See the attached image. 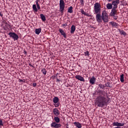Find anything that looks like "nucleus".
Instances as JSON below:
<instances>
[{"instance_id":"30","label":"nucleus","mask_w":128,"mask_h":128,"mask_svg":"<svg viewBox=\"0 0 128 128\" xmlns=\"http://www.w3.org/2000/svg\"><path fill=\"white\" fill-rule=\"evenodd\" d=\"M81 12L82 14H84V16L85 14H86V12H84V10H82Z\"/></svg>"},{"instance_id":"13","label":"nucleus","mask_w":128,"mask_h":128,"mask_svg":"<svg viewBox=\"0 0 128 128\" xmlns=\"http://www.w3.org/2000/svg\"><path fill=\"white\" fill-rule=\"evenodd\" d=\"M53 112L55 116H57L60 114V112H58V108H54L53 110Z\"/></svg>"},{"instance_id":"26","label":"nucleus","mask_w":128,"mask_h":128,"mask_svg":"<svg viewBox=\"0 0 128 128\" xmlns=\"http://www.w3.org/2000/svg\"><path fill=\"white\" fill-rule=\"evenodd\" d=\"M120 34H123V36H126V32H124V30H120Z\"/></svg>"},{"instance_id":"33","label":"nucleus","mask_w":128,"mask_h":128,"mask_svg":"<svg viewBox=\"0 0 128 128\" xmlns=\"http://www.w3.org/2000/svg\"><path fill=\"white\" fill-rule=\"evenodd\" d=\"M0 126H4V124H2V120H0Z\"/></svg>"},{"instance_id":"11","label":"nucleus","mask_w":128,"mask_h":128,"mask_svg":"<svg viewBox=\"0 0 128 128\" xmlns=\"http://www.w3.org/2000/svg\"><path fill=\"white\" fill-rule=\"evenodd\" d=\"M76 80H80V82H84V77L80 75L76 76Z\"/></svg>"},{"instance_id":"35","label":"nucleus","mask_w":128,"mask_h":128,"mask_svg":"<svg viewBox=\"0 0 128 128\" xmlns=\"http://www.w3.org/2000/svg\"><path fill=\"white\" fill-rule=\"evenodd\" d=\"M32 86H34V87L36 86V83H34V84H32Z\"/></svg>"},{"instance_id":"3","label":"nucleus","mask_w":128,"mask_h":128,"mask_svg":"<svg viewBox=\"0 0 128 128\" xmlns=\"http://www.w3.org/2000/svg\"><path fill=\"white\" fill-rule=\"evenodd\" d=\"M94 10L95 12V14H100V4L98 3L97 2L94 4Z\"/></svg>"},{"instance_id":"2","label":"nucleus","mask_w":128,"mask_h":128,"mask_svg":"<svg viewBox=\"0 0 128 128\" xmlns=\"http://www.w3.org/2000/svg\"><path fill=\"white\" fill-rule=\"evenodd\" d=\"M102 20L104 22H108V16L106 11H104L102 13Z\"/></svg>"},{"instance_id":"14","label":"nucleus","mask_w":128,"mask_h":128,"mask_svg":"<svg viewBox=\"0 0 128 128\" xmlns=\"http://www.w3.org/2000/svg\"><path fill=\"white\" fill-rule=\"evenodd\" d=\"M74 124L78 128H82V124L78 122H74Z\"/></svg>"},{"instance_id":"18","label":"nucleus","mask_w":128,"mask_h":128,"mask_svg":"<svg viewBox=\"0 0 128 128\" xmlns=\"http://www.w3.org/2000/svg\"><path fill=\"white\" fill-rule=\"evenodd\" d=\"M53 102L54 104H58V98L55 97L53 98Z\"/></svg>"},{"instance_id":"32","label":"nucleus","mask_w":128,"mask_h":128,"mask_svg":"<svg viewBox=\"0 0 128 128\" xmlns=\"http://www.w3.org/2000/svg\"><path fill=\"white\" fill-rule=\"evenodd\" d=\"M99 86L100 88H104V86L102 84H99Z\"/></svg>"},{"instance_id":"20","label":"nucleus","mask_w":128,"mask_h":128,"mask_svg":"<svg viewBox=\"0 0 128 128\" xmlns=\"http://www.w3.org/2000/svg\"><path fill=\"white\" fill-rule=\"evenodd\" d=\"M54 120L56 122H57V124H58V122H60V118H58V116L54 117Z\"/></svg>"},{"instance_id":"12","label":"nucleus","mask_w":128,"mask_h":128,"mask_svg":"<svg viewBox=\"0 0 128 128\" xmlns=\"http://www.w3.org/2000/svg\"><path fill=\"white\" fill-rule=\"evenodd\" d=\"M96 78H94V76L90 80V84H94V83L96 82Z\"/></svg>"},{"instance_id":"28","label":"nucleus","mask_w":128,"mask_h":128,"mask_svg":"<svg viewBox=\"0 0 128 128\" xmlns=\"http://www.w3.org/2000/svg\"><path fill=\"white\" fill-rule=\"evenodd\" d=\"M112 24L113 26H118V24L116 22H112Z\"/></svg>"},{"instance_id":"27","label":"nucleus","mask_w":128,"mask_h":128,"mask_svg":"<svg viewBox=\"0 0 128 128\" xmlns=\"http://www.w3.org/2000/svg\"><path fill=\"white\" fill-rule=\"evenodd\" d=\"M42 72L43 74H44V75L46 74V69H44V68L42 69Z\"/></svg>"},{"instance_id":"42","label":"nucleus","mask_w":128,"mask_h":128,"mask_svg":"<svg viewBox=\"0 0 128 128\" xmlns=\"http://www.w3.org/2000/svg\"><path fill=\"white\" fill-rule=\"evenodd\" d=\"M115 20H116V18H115Z\"/></svg>"},{"instance_id":"6","label":"nucleus","mask_w":128,"mask_h":128,"mask_svg":"<svg viewBox=\"0 0 128 128\" xmlns=\"http://www.w3.org/2000/svg\"><path fill=\"white\" fill-rule=\"evenodd\" d=\"M120 4V0H113L112 5L114 6V8H118V4Z\"/></svg>"},{"instance_id":"34","label":"nucleus","mask_w":128,"mask_h":128,"mask_svg":"<svg viewBox=\"0 0 128 128\" xmlns=\"http://www.w3.org/2000/svg\"><path fill=\"white\" fill-rule=\"evenodd\" d=\"M80 2L82 6H84V0H80Z\"/></svg>"},{"instance_id":"24","label":"nucleus","mask_w":128,"mask_h":128,"mask_svg":"<svg viewBox=\"0 0 128 128\" xmlns=\"http://www.w3.org/2000/svg\"><path fill=\"white\" fill-rule=\"evenodd\" d=\"M72 6H70L68 8V12H70V14H72Z\"/></svg>"},{"instance_id":"7","label":"nucleus","mask_w":128,"mask_h":128,"mask_svg":"<svg viewBox=\"0 0 128 128\" xmlns=\"http://www.w3.org/2000/svg\"><path fill=\"white\" fill-rule=\"evenodd\" d=\"M113 126H124V123H120L118 122H114L113 123Z\"/></svg>"},{"instance_id":"22","label":"nucleus","mask_w":128,"mask_h":128,"mask_svg":"<svg viewBox=\"0 0 128 128\" xmlns=\"http://www.w3.org/2000/svg\"><path fill=\"white\" fill-rule=\"evenodd\" d=\"M124 74H122L120 76V80L121 82H124Z\"/></svg>"},{"instance_id":"1","label":"nucleus","mask_w":128,"mask_h":128,"mask_svg":"<svg viewBox=\"0 0 128 128\" xmlns=\"http://www.w3.org/2000/svg\"><path fill=\"white\" fill-rule=\"evenodd\" d=\"M96 104L99 108H102L106 104V99L104 96H98L96 98Z\"/></svg>"},{"instance_id":"17","label":"nucleus","mask_w":128,"mask_h":128,"mask_svg":"<svg viewBox=\"0 0 128 128\" xmlns=\"http://www.w3.org/2000/svg\"><path fill=\"white\" fill-rule=\"evenodd\" d=\"M59 32H60L61 33V34H62V36H64V38H66V32H64V31H63V30L62 29H60L59 30Z\"/></svg>"},{"instance_id":"15","label":"nucleus","mask_w":128,"mask_h":128,"mask_svg":"<svg viewBox=\"0 0 128 128\" xmlns=\"http://www.w3.org/2000/svg\"><path fill=\"white\" fill-rule=\"evenodd\" d=\"M76 30V26L74 25H72L71 27L70 34H74Z\"/></svg>"},{"instance_id":"5","label":"nucleus","mask_w":128,"mask_h":128,"mask_svg":"<svg viewBox=\"0 0 128 128\" xmlns=\"http://www.w3.org/2000/svg\"><path fill=\"white\" fill-rule=\"evenodd\" d=\"M60 10L61 12L64 10V0H60Z\"/></svg>"},{"instance_id":"16","label":"nucleus","mask_w":128,"mask_h":128,"mask_svg":"<svg viewBox=\"0 0 128 128\" xmlns=\"http://www.w3.org/2000/svg\"><path fill=\"white\" fill-rule=\"evenodd\" d=\"M106 8L108 10H112V4L108 3L106 4Z\"/></svg>"},{"instance_id":"29","label":"nucleus","mask_w":128,"mask_h":128,"mask_svg":"<svg viewBox=\"0 0 128 128\" xmlns=\"http://www.w3.org/2000/svg\"><path fill=\"white\" fill-rule=\"evenodd\" d=\"M84 54H85V56H90V52L88 51L85 52Z\"/></svg>"},{"instance_id":"41","label":"nucleus","mask_w":128,"mask_h":128,"mask_svg":"<svg viewBox=\"0 0 128 128\" xmlns=\"http://www.w3.org/2000/svg\"><path fill=\"white\" fill-rule=\"evenodd\" d=\"M108 0L109 2H111V0Z\"/></svg>"},{"instance_id":"10","label":"nucleus","mask_w":128,"mask_h":128,"mask_svg":"<svg viewBox=\"0 0 128 128\" xmlns=\"http://www.w3.org/2000/svg\"><path fill=\"white\" fill-rule=\"evenodd\" d=\"M116 8H113L110 13V16H116V12H118Z\"/></svg>"},{"instance_id":"25","label":"nucleus","mask_w":128,"mask_h":128,"mask_svg":"<svg viewBox=\"0 0 128 128\" xmlns=\"http://www.w3.org/2000/svg\"><path fill=\"white\" fill-rule=\"evenodd\" d=\"M36 4L37 8L38 10H40V4H38V0H36Z\"/></svg>"},{"instance_id":"43","label":"nucleus","mask_w":128,"mask_h":128,"mask_svg":"<svg viewBox=\"0 0 128 128\" xmlns=\"http://www.w3.org/2000/svg\"><path fill=\"white\" fill-rule=\"evenodd\" d=\"M115 20H116V18H115Z\"/></svg>"},{"instance_id":"44","label":"nucleus","mask_w":128,"mask_h":128,"mask_svg":"<svg viewBox=\"0 0 128 128\" xmlns=\"http://www.w3.org/2000/svg\"><path fill=\"white\" fill-rule=\"evenodd\" d=\"M66 128H68V127H67Z\"/></svg>"},{"instance_id":"23","label":"nucleus","mask_w":128,"mask_h":128,"mask_svg":"<svg viewBox=\"0 0 128 128\" xmlns=\"http://www.w3.org/2000/svg\"><path fill=\"white\" fill-rule=\"evenodd\" d=\"M32 8L34 12H38V8H36V4H33L32 6Z\"/></svg>"},{"instance_id":"38","label":"nucleus","mask_w":128,"mask_h":128,"mask_svg":"<svg viewBox=\"0 0 128 128\" xmlns=\"http://www.w3.org/2000/svg\"><path fill=\"white\" fill-rule=\"evenodd\" d=\"M19 80H20V82H24V80H22L20 79Z\"/></svg>"},{"instance_id":"21","label":"nucleus","mask_w":128,"mask_h":128,"mask_svg":"<svg viewBox=\"0 0 128 128\" xmlns=\"http://www.w3.org/2000/svg\"><path fill=\"white\" fill-rule=\"evenodd\" d=\"M40 32H42V29L38 28L36 30V34H40Z\"/></svg>"},{"instance_id":"39","label":"nucleus","mask_w":128,"mask_h":128,"mask_svg":"<svg viewBox=\"0 0 128 128\" xmlns=\"http://www.w3.org/2000/svg\"><path fill=\"white\" fill-rule=\"evenodd\" d=\"M0 16H2V14L1 12H0Z\"/></svg>"},{"instance_id":"4","label":"nucleus","mask_w":128,"mask_h":128,"mask_svg":"<svg viewBox=\"0 0 128 128\" xmlns=\"http://www.w3.org/2000/svg\"><path fill=\"white\" fill-rule=\"evenodd\" d=\"M8 36H10V38H14V40H18V36L14 32H9Z\"/></svg>"},{"instance_id":"31","label":"nucleus","mask_w":128,"mask_h":128,"mask_svg":"<svg viewBox=\"0 0 128 128\" xmlns=\"http://www.w3.org/2000/svg\"><path fill=\"white\" fill-rule=\"evenodd\" d=\"M62 26H64V28H66V26H68V24L66 23L64 24H62Z\"/></svg>"},{"instance_id":"40","label":"nucleus","mask_w":128,"mask_h":128,"mask_svg":"<svg viewBox=\"0 0 128 128\" xmlns=\"http://www.w3.org/2000/svg\"><path fill=\"white\" fill-rule=\"evenodd\" d=\"M85 16H88V14H85Z\"/></svg>"},{"instance_id":"37","label":"nucleus","mask_w":128,"mask_h":128,"mask_svg":"<svg viewBox=\"0 0 128 128\" xmlns=\"http://www.w3.org/2000/svg\"><path fill=\"white\" fill-rule=\"evenodd\" d=\"M56 82H60V80L58 78H56Z\"/></svg>"},{"instance_id":"8","label":"nucleus","mask_w":128,"mask_h":128,"mask_svg":"<svg viewBox=\"0 0 128 128\" xmlns=\"http://www.w3.org/2000/svg\"><path fill=\"white\" fill-rule=\"evenodd\" d=\"M96 20L98 22H102V20L100 16V14H97L96 15Z\"/></svg>"},{"instance_id":"9","label":"nucleus","mask_w":128,"mask_h":128,"mask_svg":"<svg viewBox=\"0 0 128 128\" xmlns=\"http://www.w3.org/2000/svg\"><path fill=\"white\" fill-rule=\"evenodd\" d=\"M51 126L52 128H60V124H56V122H53L51 124Z\"/></svg>"},{"instance_id":"36","label":"nucleus","mask_w":128,"mask_h":128,"mask_svg":"<svg viewBox=\"0 0 128 128\" xmlns=\"http://www.w3.org/2000/svg\"><path fill=\"white\" fill-rule=\"evenodd\" d=\"M58 106H60V104H56L55 106H56V108H58Z\"/></svg>"},{"instance_id":"19","label":"nucleus","mask_w":128,"mask_h":128,"mask_svg":"<svg viewBox=\"0 0 128 128\" xmlns=\"http://www.w3.org/2000/svg\"><path fill=\"white\" fill-rule=\"evenodd\" d=\"M40 16L42 20H43V22H45V20H46V16H44V14H40Z\"/></svg>"}]
</instances>
